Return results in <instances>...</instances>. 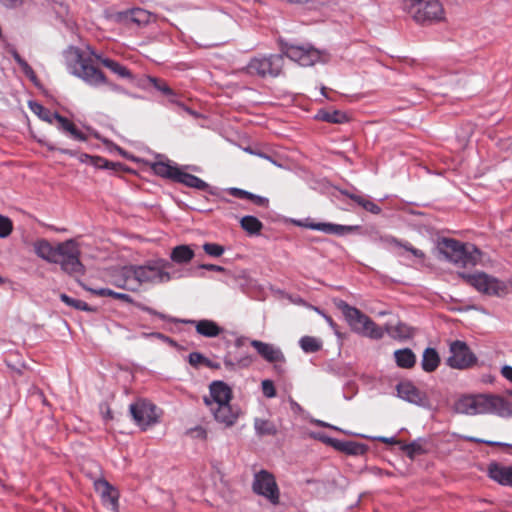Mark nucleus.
<instances>
[{
	"instance_id": "nucleus-50",
	"label": "nucleus",
	"mask_w": 512,
	"mask_h": 512,
	"mask_svg": "<svg viewBox=\"0 0 512 512\" xmlns=\"http://www.w3.org/2000/svg\"><path fill=\"white\" fill-rule=\"evenodd\" d=\"M22 72L33 82L36 83L37 76L32 67L24 60L20 65Z\"/></svg>"
},
{
	"instance_id": "nucleus-39",
	"label": "nucleus",
	"mask_w": 512,
	"mask_h": 512,
	"mask_svg": "<svg viewBox=\"0 0 512 512\" xmlns=\"http://www.w3.org/2000/svg\"><path fill=\"white\" fill-rule=\"evenodd\" d=\"M344 194L356 202L359 206L373 214H379L381 212V208L376 203L362 195L350 194L348 192H344Z\"/></svg>"
},
{
	"instance_id": "nucleus-23",
	"label": "nucleus",
	"mask_w": 512,
	"mask_h": 512,
	"mask_svg": "<svg viewBox=\"0 0 512 512\" xmlns=\"http://www.w3.org/2000/svg\"><path fill=\"white\" fill-rule=\"evenodd\" d=\"M323 441L332 445L335 449L341 452H345L348 455H363L368 450L367 445L354 441H340L333 438H325Z\"/></svg>"
},
{
	"instance_id": "nucleus-30",
	"label": "nucleus",
	"mask_w": 512,
	"mask_h": 512,
	"mask_svg": "<svg viewBox=\"0 0 512 512\" xmlns=\"http://www.w3.org/2000/svg\"><path fill=\"white\" fill-rule=\"evenodd\" d=\"M150 83L153 84V86L163 94L169 97V101L171 103L177 104L181 108H183L186 112L189 114H194L193 111L187 107H185L183 104L179 103L177 100L176 93L168 86V84L162 80H159L157 78L151 77L149 79Z\"/></svg>"
},
{
	"instance_id": "nucleus-63",
	"label": "nucleus",
	"mask_w": 512,
	"mask_h": 512,
	"mask_svg": "<svg viewBox=\"0 0 512 512\" xmlns=\"http://www.w3.org/2000/svg\"><path fill=\"white\" fill-rule=\"evenodd\" d=\"M314 310L317 311L319 314H321L330 325L333 324V320L330 316H328L325 313H323L322 311H320L317 307H315Z\"/></svg>"
},
{
	"instance_id": "nucleus-25",
	"label": "nucleus",
	"mask_w": 512,
	"mask_h": 512,
	"mask_svg": "<svg viewBox=\"0 0 512 512\" xmlns=\"http://www.w3.org/2000/svg\"><path fill=\"white\" fill-rule=\"evenodd\" d=\"M34 251L38 257L49 263L57 261L58 244L53 246L48 240L40 239L34 243Z\"/></svg>"
},
{
	"instance_id": "nucleus-34",
	"label": "nucleus",
	"mask_w": 512,
	"mask_h": 512,
	"mask_svg": "<svg viewBox=\"0 0 512 512\" xmlns=\"http://www.w3.org/2000/svg\"><path fill=\"white\" fill-rule=\"evenodd\" d=\"M380 241L382 243H384L385 245L387 246H397V247H402L404 248L406 251L410 252L413 256L417 257V258H420V259H424L425 257V254L423 253V251L419 250V249H416L414 248L412 245H410L409 243H402L400 242L399 240H397L395 237L393 236H384V237H381L380 238Z\"/></svg>"
},
{
	"instance_id": "nucleus-61",
	"label": "nucleus",
	"mask_w": 512,
	"mask_h": 512,
	"mask_svg": "<svg viewBox=\"0 0 512 512\" xmlns=\"http://www.w3.org/2000/svg\"><path fill=\"white\" fill-rule=\"evenodd\" d=\"M149 335L152 336V337H155L157 339H160L162 341L172 342V340L168 336H166V335H164V334H162L160 332H154V333H151Z\"/></svg>"
},
{
	"instance_id": "nucleus-38",
	"label": "nucleus",
	"mask_w": 512,
	"mask_h": 512,
	"mask_svg": "<svg viewBox=\"0 0 512 512\" xmlns=\"http://www.w3.org/2000/svg\"><path fill=\"white\" fill-rule=\"evenodd\" d=\"M29 108L33 113H35L40 119L46 121L50 124L53 123L55 117H57V112H52L51 110L45 108L40 103L35 101L29 102Z\"/></svg>"
},
{
	"instance_id": "nucleus-40",
	"label": "nucleus",
	"mask_w": 512,
	"mask_h": 512,
	"mask_svg": "<svg viewBox=\"0 0 512 512\" xmlns=\"http://www.w3.org/2000/svg\"><path fill=\"white\" fill-rule=\"evenodd\" d=\"M301 349L306 353H314L321 349L322 342L320 339L312 336H304L299 341Z\"/></svg>"
},
{
	"instance_id": "nucleus-6",
	"label": "nucleus",
	"mask_w": 512,
	"mask_h": 512,
	"mask_svg": "<svg viewBox=\"0 0 512 512\" xmlns=\"http://www.w3.org/2000/svg\"><path fill=\"white\" fill-rule=\"evenodd\" d=\"M335 305L343 313L354 332L371 339H381L383 337L384 330L359 309L350 306L343 300L335 301Z\"/></svg>"
},
{
	"instance_id": "nucleus-43",
	"label": "nucleus",
	"mask_w": 512,
	"mask_h": 512,
	"mask_svg": "<svg viewBox=\"0 0 512 512\" xmlns=\"http://www.w3.org/2000/svg\"><path fill=\"white\" fill-rule=\"evenodd\" d=\"M189 364L195 368L200 365L210 364V360L199 352H192L188 356Z\"/></svg>"
},
{
	"instance_id": "nucleus-11",
	"label": "nucleus",
	"mask_w": 512,
	"mask_h": 512,
	"mask_svg": "<svg viewBox=\"0 0 512 512\" xmlns=\"http://www.w3.org/2000/svg\"><path fill=\"white\" fill-rule=\"evenodd\" d=\"M449 353L446 364L453 369H467L473 366L477 358L468 345L460 340L452 341L449 345Z\"/></svg>"
},
{
	"instance_id": "nucleus-1",
	"label": "nucleus",
	"mask_w": 512,
	"mask_h": 512,
	"mask_svg": "<svg viewBox=\"0 0 512 512\" xmlns=\"http://www.w3.org/2000/svg\"><path fill=\"white\" fill-rule=\"evenodd\" d=\"M172 264L167 260H157L148 262L145 265H130L123 268L125 285L122 288H129L133 281L137 285L142 284H161L167 283L172 279L180 278L181 275L176 271L171 272Z\"/></svg>"
},
{
	"instance_id": "nucleus-29",
	"label": "nucleus",
	"mask_w": 512,
	"mask_h": 512,
	"mask_svg": "<svg viewBox=\"0 0 512 512\" xmlns=\"http://www.w3.org/2000/svg\"><path fill=\"white\" fill-rule=\"evenodd\" d=\"M177 182L187 187L194 188L200 191H206L209 189L208 183H206L199 177L184 172L182 170H180V173L178 174Z\"/></svg>"
},
{
	"instance_id": "nucleus-17",
	"label": "nucleus",
	"mask_w": 512,
	"mask_h": 512,
	"mask_svg": "<svg viewBox=\"0 0 512 512\" xmlns=\"http://www.w3.org/2000/svg\"><path fill=\"white\" fill-rule=\"evenodd\" d=\"M251 346L257 351V353L269 363H283L285 362V356L281 349L273 344L265 343L260 340H252Z\"/></svg>"
},
{
	"instance_id": "nucleus-46",
	"label": "nucleus",
	"mask_w": 512,
	"mask_h": 512,
	"mask_svg": "<svg viewBox=\"0 0 512 512\" xmlns=\"http://www.w3.org/2000/svg\"><path fill=\"white\" fill-rule=\"evenodd\" d=\"M404 451L406 452L409 458H414L416 455L424 453L422 445H420L417 442H412L410 444L405 445Z\"/></svg>"
},
{
	"instance_id": "nucleus-13",
	"label": "nucleus",
	"mask_w": 512,
	"mask_h": 512,
	"mask_svg": "<svg viewBox=\"0 0 512 512\" xmlns=\"http://www.w3.org/2000/svg\"><path fill=\"white\" fill-rule=\"evenodd\" d=\"M129 410L136 424L144 430L156 424L159 420L157 407L146 400L131 404Z\"/></svg>"
},
{
	"instance_id": "nucleus-62",
	"label": "nucleus",
	"mask_w": 512,
	"mask_h": 512,
	"mask_svg": "<svg viewBox=\"0 0 512 512\" xmlns=\"http://www.w3.org/2000/svg\"><path fill=\"white\" fill-rule=\"evenodd\" d=\"M5 6H15L18 3H21L22 0H0Z\"/></svg>"
},
{
	"instance_id": "nucleus-57",
	"label": "nucleus",
	"mask_w": 512,
	"mask_h": 512,
	"mask_svg": "<svg viewBox=\"0 0 512 512\" xmlns=\"http://www.w3.org/2000/svg\"><path fill=\"white\" fill-rule=\"evenodd\" d=\"M83 157L85 159H90V160H94V164L97 165V166H100V167H107V161L103 158H100V157H92V156H89L87 154H84Z\"/></svg>"
},
{
	"instance_id": "nucleus-54",
	"label": "nucleus",
	"mask_w": 512,
	"mask_h": 512,
	"mask_svg": "<svg viewBox=\"0 0 512 512\" xmlns=\"http://www.w3.org/2000/svg\"><path fill=\"white\" fill-rule=\"evenodd\" d=\"M88 290V288H86ZM93 294L101 297H114L115 291L108 289V288H101V289H90Z\"/></svg>"
},
{
	"instance_id": "nucleus-8",
	"label": "nucleus",
	"mask_w": 512,
	"mask_h": 512,
	"mask_svg": "<svg viewBox=\"0 0 512 512\" xmlns=\"http://www.w3.org/2000/svg\"><path fill=\"white\" fill-rule=\"evenodd\" d=\"M58 255L53 263L59 264L61 270L70 276L79 277L85 274V267L80 261V249L73 239L58 243Z\"/></svg>"
},
{
	"instance_id": "nucleus-27",
	"label": "nucleus",
	"mask_w": 512,
	"mask_h": 512,
	"mask_svg": "<svg viewBox=\"0 0 512 512\" xmlns=\"http://www.w3.org/2000/svg\"><path fill=\"white\" fill-rule=\"evenodd\" d=\"M312 230L322 231L326 234L344 235L353 230L352 226L339 225L334 223L317 222L307 225Z\"/></svg>"
},
{
	"instance_id": "nucleus-12",
	"label": "nucleus",
	"mask_w": 512,
	"mask_h": 512,
	"mask_svg": "<svg viewBox=\"0 0 512 512\" xmlns=\"http://www.w3.org/2000/svg\"><path fill=\"white\" fill-rule=\"evenodd\" d=\"M253 492L265 497L272 504L279 502V488L275 477L267 470H260L254 474L252 483Z\"/></svg>"
},
{
	"instance_id": "nucleus-53",
	"label": "nucleus",
	"mask_w": 512,
	"mask_h": 512,
	"mask_svg": "<svg viewBox=\"0 0 512 512\" xmlns=\"http://www.w3.org/2000/svg\"><path fill=\"white\" fill-rule=\"evenodd\" d=\"M58 122V128L66 133L69 126L71 125V121L67 119L66 117L61 116L59 113H57V117H55L54 121Z\"/></svg>"
},
{
	"instance_id": "nucleus-42",
	"label": "nucleus",
	"mask_w": 512,
	"mask_h": 512,
	"mask_svg": "<svg viewBox=\"0 0 512 512\" xmlns=\"http://www.w3.org/2000/svg\"><path fill=\"white\" fill-rule=\"evenodd\" d=\"M60 299L66 305L71 306V307H73V308H75L77 310L92 311V308H90L89 305L86 302L82 301V300L71 298V297H69L66 294H61L60 295Z\"/></svg>"
},
{
	"instance_id": "nucleus-2",
	"label": "nucleus",
	"mask_w": 512,
	"mask_h": 512,
	"mask_svg": "<svg viewBox=\"0 0 512 512\" xmlns=\"http://www.w3.org/2000/svg\"><path fill=\"white\" fill-rule=\"evenodd\" d=\"M454 410L466 415L495 414L500 417H510L512 403L498 395H465L454 403Z\"/></svg>"
},
{
	"instance_id": "nucleus-24",
	"label": "nucleus",
	"mask_w": 512,
	"mask_h": 512,
	"mask_svg": "<svg viewBox=\"0 0 512 512\" xmlns=\"http://www.w3.org/2000/svg\"><path fill=\"white\" fill-rule=\"evenodd\" d=\"M187 324H192L195 327L196 332L207 338H214L219 336L223 328H221L215 321L202 319V320H186Z\"/></svg>"
},
{
	"instance_id": "nucleus-5",
	"label": "nucleus",
	"mask_w": 512,
	"mask_h": 512,
	"mask_svg": "<svg viewBox=\"0 0 512 512\" xmlns=\"http://www.w3.org/2000/svg\"><path fill=\"white\" fill-rule=\"evenodd\" d=\"M335 305L343 313L354 332L371 339H381L383 337L384 330L359 309L350 306L343 300L335 301Z\"/></svg>"
},
{
	"instance_id": "nucleus-60",
	"label": "nucleus",
	"mask_w": 512,
	"mask_h": 512,
	"mask_svg": "<svg viewBox=\"0 0 512 512\" xmlns=\"http://www.w3.org/2000/svg\"><path fill=\"white\" fill-rule=\"evenodd\" d=\"M200 268L206 269V270H209V271H216V272H223L224 271L223 267L218 266V265H214V264H202V265H200Z\"/></svg>"
},
{
	"instance_id": "nucleus-51",
	"label": "nucleus",
	"mask_w": 512,
	"mask_h": 512,
	"mask_svg": "<svg viewBox=\"0 0 512 512\" xmlns=\"http://www.w3.org/2000/svg\"><path fill=\"white\" fill-rule=\"evenodd\" d=\"M22 72L33 82L36 83L37 76L32 67L24 60L20 65Z\"/></svg>"
},
{
	"instance_id": "nucleus-59",
	"label": "nucleus",
	"mask_w": 512,
	"mask_h": 512,
	"mask_svg": "<svg viewBox=\"0 0 512 512\" xmlns=\"http://www.w3.org/2000/svg\"><path fill=\"white\" fill-rule=\"evenodd\" d=\"M113 298L119 299V300L127 302V303H132L133 302L131 296L128 295V294H125V293L115 292Z\"/></svg>"
},
{
	"instance_id": "nucleus-37",
	"label": "nucleus",
	"mask_w": 512,
	"mask_h": 512,
	"mask_svg": "<svg viewBox=\"0 0 512 512\" xmlns=\"http://www.w3.org/2000/svg\"><path fill=\"white\" fill-rule=\"evenodd\" d=\"M386 332L395 339H407L413 336V330L404 323H398L395 326L387 325Z\"/></svg>"
},
{
	"instance_id": "nucleus-18",
	"label": "nucleus",
	"mask_w": 512,
	"mask_h": 512,
	"mask_svg": "<svg viewBox=\"0 0 512 512\" xmlns=\"http://www.w3.org/2000/svg\"><path fill=\"white\" fill-rule=\"evenodd\" d=\"M396 390L398 397L410 403L423 405L426 401L425 393L421 392L409 381L399 383Z\"/></svg>"
},
{
	"instance_id": "nucleus-32",
	"label": "nucleus",
	"mask_w": 512,
	"mask_h": 512,
	"mask_svg": "<svg viewBox=\"0 0 512 512\" xmlns=\"http://www.w3.org/2000/svg\"><path fill=\"white\" fill-rule=\"evenodd\" d=\"M394 358L396 364L400 368L410 369L414 367L416 363V356L413 351L409 348L399 349L394 352Z\"/></svg>"
},
{
	"instance_id": "nucleus-45",
	"label": "nucleus",
	"mask_w": 512,
	"mask_h": 512,
	"mask_svg": "<svg viewBox=\"0 0 512 512\" xmlns=\"http://www.w3.org/2000/svg\"><path fill=\"white\" fill-rule=\"evenodd\" d=\"M203 250L212 257H220L224 253V247L216 243H205Z\"/></svg>"
},
{
	"instance_id": "nucleus-41",
	"label": "nucleus",
	"mask_w": 512,
	"mask_h": 512,
	"mask_svg": "<svg viewBox=\"0 0 512 512\" xmlns=\"http://www.w3.org/2000/svg\"><path fill=\"white\" fill-rule=\"evenodd\" d=\"M250 363V357H243L236 361L232 360L229 354L224 357V366L229 371H235L239 367H248Z\"/></svg>"
},
{
	"instance_id": "nucleus-10",
	"label": "nucleus",
	"mask_w": 512,
	"mask_h": 512,
	"mask_svg": "<svg viewBox=\"0 0 512 512\" xmlns=\"http://www.w3.org/2000/svg\"><path fill=\"white\" fill-rule=\"evenodd\" d=\"M459 277L478 292L489 296H502L507 291L506 284L485 272L474 273L460 272Z\"/></svg>"
},
{
	"instance_id": "nucleus-55",
	"label": "nucleus",
	"mask_w": 512,
	"mask_h": 512,
	"mask_svg": "<svg viewBox=\"0 0 512 512\" xmlns=\"http://www.w3.org/2000/svg\"><path fill=\"white\" fill-rule=\"evenodd\" d=\"M136 306L139 309H141L142 311H145V312H147V313H149L151 315H155V316L159 317L160 319L165 320L167 318L166 315H164L163 313L157 312L156 310H154L151 307L145 306V305L140 304V303H137Z\"/></svg>"
},
{
	"instance_id": "nucleus-31",
	"label": "nucleus",
	"mask_w": 512,
	"mask_h": 512,
	"mask_svg": "<svg viewBox=\"0 0 512 512\" xmlns=\"http://www.w3.org/2000/svg\"><path fill=\"white\" fill-rule=\"evenodd\" d=\"M194 257V251L188 245H178L170 253V259L177 264H186Z\"/></svg>"
},
{
	"instance_id": "nucleus-36",
	"label": "nucleus",
	"mask_w": 512,
	"mask_h": 512,
	"mask_svg": "<svg viewBox=\"0 0 512 512\" xmlns=\"http://www.w3.org/2000/svg\"><path fill=\"white\" fill-rule=\"evenodd\" d=\"M317 118L319 120L328 122V123H336L341 124L348 121V117L346 113L340 111V110H333V111H327V110H321L317 114Z\"/></svg>"
},
{
	"instance_id": "nucleus-19",
	"label": "nucleus",
	"mask_w": 512,
	"mask_h": 512,
	"mask_svg": "<svg viewBox=\"0 0 512 512\" xmlns=\"http://www.w3.org/2000/svg\"><path fill=\"white\" fill-rule=\"evenodd\" d=\"M489 478L502 486L512 487V466H505L497 462L488 465Z\"/></svg>"
},
{
	"instance_id": "nucleus-64",
	"label": "nucleus",
	"mask_w": 512,
	"mask_h": 512,
	"mask_svg": "<svg viewBox=\"0 0 512 512\" xmlns=\"http://www.w3.org/2000/svg\"><path fill=\"white\" fill-rule=\"evenodd\" d=\"M12 56L18 65H20L24 61V59L18 54L17 51H13Z\"/></svg>"
},
{
	"instance_id": "nucleus-58",
	"label": "nucleus",
	"mask_w": 512,
	"mask_h": 512,
	"mask_svg": "<svg viewBox=\"0 0 512 512\" xmlns=\"http://www.w3.org/2000/svg\"><path fill=\"white\" fill-rule=\"evenodd\" d=\"M501 373L504 378H506L508 381H510L512 383V367L511 366L505 365L502 368Z\"/></svg>"
},
{
	"instance_id": "nucleus-28",
	"label": "nucleus",
	"mask_w": 512,
	"mask_h": 512,
	"mask_svg": "<svg viewBox=\"0 0 512 512\" xmlns=\"http://www.w3.org/2000/svg\"><path fill=\"white\" fill-rule=\"evenodd\" d=\"M440 364V356L438 352L431 347L426 348L423 351L421 367L425 372H434Z\"/></svg>"
},
{
	"instance_id": "nucleus-16",
	"label": "nucleus",
	"mask_w": 512,
	"mask_h": 512,
	"mask_svg": "<svg viewBox=\"0 0 512 512\" xmlns=\"http://www.w3.org/2000/svg\"><path fill=\"white\" fill-rule=\"evenodd\" d=\"M214 419L225 427L233 426L240 415V410L229 403H224L210 409Z\"/></svg>"
},
{
	"instance_id": "nucleus-26",
	"label": "nucleus",
	"mask_w": 512,
	"mask_h": 512,
	"mask_svg": "<svg viewBox=\"0 0 512 512\" xmlns=\"http://www.w3.org/2000/svg\"><path fill=\"white\" fill-rule=\"evenodd\" d=\"M151 169L156 175L162 178L170 179L174 182H177L178 174L181 170L177 165L163 161L152 163Z\"/></svg>"
},
{
	"instance_id": "nucleus-44",
	"label": "nucleus",
	"mask_w": 512,
	"mask_h": 512,
	"mask_svg": "<svg viewBox=\"0 0 512 512\" xmlns=\"http://www.w3.org/2000/svg\"><path fill=\"white\" fill-rule=\"evenodd\" d=\"M13 229L12 221L3 215H0V238L8 237Z\"/></svg>"
},
{
	"instance_id": "nucleus-20",
	"label": "nucleus",
	"mask_w": 512,
	"mask_h": 512,
	"mask_svg": "<svg viewBox=\"0 0 512 512\" xmlns=\"http://www.w3.org/2000/svg\"><path fill=\"white\" fill-rule=\"evenodd\" d=\"M119 19L127 25L135 24L136 26H143L154 20V16L145 9L134 8L119 13Z\"/></svg>"
},
{
	"instance_id": "nucleus-52",
	"label": "nucleus",
	"mask_w": 512,
	"mask_h": 512,
	"mask_svg": "<svg viewBox=\"0 0 512 512\" xmlns=\"http://www.w3.org/2000/svg\"><path fill=\"white\" fill-rule=\"evenodd\" d=\"M226 192L233 196V197H236V198H239V199H247L248 197V191L246 190H243V189H240V188H236V187H231V188H228L226 190Z\"/></svg>"
},
{
	"instance_id": "nucleus-21",
	"label": "nucleus",
	"mask_w": 512,
	"mask_h": 512,
	"mask_svg": "<svg viewBox=\"0 0 512 512\" xmlns=\"http://www.w3.org/2000/svg\"><path fill=\"white\" fill-rule=\"evenodd\" d=\"M89 52L97 61H99L103 66L108 68L118 77L130 80L134 79L131 71L126 66L110 58L103 57L101 54L97 53L93 49L89 48Z\"/></svg>"
},
{
	"instance_id": "nucleus-56",
	"label": "nucleus",
	"mask_w": 512,
	"mask_h": 512,
	"mask_svg": "<svg viewBox=\"0 0 512 512\" xmlns=\"http://www.w3.org/2000/svg\"><path fill=\"white\" fill-rule=\"evenodd\" d=\"M188 433L191 434L192 437L200 438V439H205L207 436L206 430L201 426H197V427L189 430Z\"/></svg>"
},
{
	"instance_id": "nucleus-3",
	"label": "nucleus",
	"mask_w": 512,
	"mask_h": 512,
	"mask_svg": "<svg viewBox=\"0 0 512 512\" xmlns=\"http://www.w3.org/2000/svg\"><path fill=\"white\" fill-rule=\"evenodd\" d=\"M65 64L68 71L83 80L85 83L91 86H99L106 84L111 91L128 94V92L121 86L108 82L106 76L102 71L90 64V59L84 58L83 53L77 47H69L64 52Z\"/></svg>"
},
{
	"instance_id": "nucleus-48",
	"label": "nucleus",
	"mask_w": 512,
	"mask_h": 512,
	"mask_svg": "<svg viewBox=\"0 0 512 512\" xmlns=\"http://www.w3.org/2000/svg\"><path fill=\"white\" fill-rule=\"evenodd\" d=\"M262 392L267 398H273L276 396V389L271 380H263L261 383Z\"/></svg>"
},
{
	"instance_id": "nucleus-35",
	"label": "nucleus",
	"mask_w": 512,
	"mask_h": 512,
	"mask_svg": "<svg viewBox=\"0 0 512 512\" xmlns=\"http://www.w3.org/2000/svg\"><path fill=\"white\" fill-rule=\"evenodd\" d=\"M240 225H241V228L250 235L260 234V232L263 228L262 222L255 216H251V215L242 217L240 220Z\"/></svg>"
},
{
	"instance_id": "nucleus-14",
	"label": "nucleus",
	"mask_w": 512,
	"mask_h": 512,
	"mask_svg": "<svg viewBox=\"0 0 512 512\" xmlns=\"http://www.w3.org/2000/svg\"><path fill=\"white\" fill-rule=\"evenodd\" d=\"M285 54L289 59L304 67L312 66L323 59L322 53L311 46L290 45Z\"/></svg>"
},
{
	"instance_id": "nucleus-47",
	"label": "nucleus",
	"mask_w": 512,
	"mask_h": 512,
	"mask_svg": "<svg viewBox=\"0 0 512 512\" xmlns=\"http://www.w3.org/2000/svg\"><path fill=\"white\" fill-rule=\"evenodd\" d=\"M66 133H68L73 139L78 141L85 142L88 139V137L82 131H80L73 122L69 126Z\"/></svg>"
},
{
	"instance_id": "nucleus-22",
	"label": "nucleus",
	"mask_w": 512,
	"mask_h": 512,
	"mask_svg": "<svg viewBox=\"0 0 512 512\" xmlns=\"http://www.w3.org/2000/svg\"><path fill=\"white\" fill-rule=\"evenodd\" d=\"M95 488L100 493L102 502L112 510L118 508V492L106 480L101 479L95 482Z\"/></svg>"
},
{
	"instance_id": "nucleus-15",
	"label": "nucleus",
	"mask_w": 512,
	"mask_h": 512,
	"mask_svg": "<svg viewBox=\"0 0 512 512\" xmlns=\"http://www.w3.org/2000/svg\"><path fill=\"white\" fill-rule=\"evenodd\" d=\"M210 395L204 397V403L210 409L218 405L229 403L232 399L230 387L222 381H214L209 387Z\"/></svg>"
},
{
	"instance_id": "nucleus-33",
	"label": "nucleus",
	"mask_w": 512,
	"mask_h": 512,
	"mask_svg": "<svg viewBox=\"0 0 512 512\" xmlns=\"http://www.w3.org/2000/svg\"><path fill=\"white\" fill-rule=\"evenodd\" d=\"M254 429L258 436H275L278 432L274 422L268 419L255 418Z\"/></svg>"
},
{
	"instance_id": "nucleus-9",
	"label": "nucleus",
	"mask_w": 512,
	"mask_h": 512,
	"mask_svg": "<svg viewBox=\"0 0 512 512\" xmlns=\"http://www.w3.org/2000/svg\"><path fill=\"white\" fill-rule=\"evenodd\" d=\"M406 6L417 23L427 25L445 19L444 8L438 0H408Z\"/></svg>"
},
{
	"instance_id": "nucleus-7",
	"label": "nucleus",
	"mask_w": 512,
	"mask_h": 512,
	"mask_svg": "<svg viewBox=\"0 0 512 512\" xmlns=\"http://www.w3.org/2000/svg\"><path fill=\"white\" fill-rule=\"evenodd\" d=\"M284 57L280 54L258 55L249 60L242 71L262 79L276 78L282 74Z\"/></svg>"
},
{
	"instance_id": "nucleus-49",
	"label": "nucleus",
	"mask_w": 512,
	"mask_h": 512,
	"mask_svg": "<svg viewBox=\"0 0 512 512\" xmlns=\"http://www.w3.org/2000/svg\"><path fill=\"white\" fill-rule=\"evenodd\" d=\"M247 200H250L252 203L260 207H268L269 205L268 198L253 194L251 192L248 193Z\"/></svg>"
},
{
	"instance_id": "nucleus-4",
	"label": "nucleus",
	"mask_w": 512,
	"mask_h": 512,
	"mask_svg": "<svg viewBox=\"0 0 512 512\" xmlns=\"http://www.w3.org/2000/svg\"><path fill=\"white\" fill-rule=\"evenodd\" d=\"M438 250L448 261L463 267L475 266L481 255L473 244L451 238H442L438 242Z\"/></svg>"
}]
</instances>
